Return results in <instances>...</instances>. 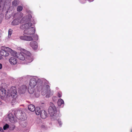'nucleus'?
<instances>
[{
	"mask_svg": "<svg viewBox=\"0 0 132 132\" xmlns=\"http://www.w3.org/2000/svg\"><path fill=\"white\" fill-rule=\"evenodd\" d=\"M20 38L21 39L27 41L32 40L33 39L31 37L27 36L25 35L20 36Z\"/></svg>",
	"mask_w": 132,
	"mask_h": 132,
	"instance_id": "obj_13",
	"label": "nucleus"
},
{
	"mask_svg": "<svg viewBox=\"0 0 132 132\" xmlns=\"http://www.w3.org/2000/svg\"><path fill=\"white\" fill-rule=\"evenodd\" d=\"M11 54V55H14L15 53L14 51L10 48L4 46H2L0 50V55L4 56H7L9 55V53Z\"/></svg>",
	"mask_w": 132,
	"mask_h": 132,
	"instance_id": "obj_2",
	"label": "nucleus"
},
{
	"mask_svg": "<svg viewBox=\"0 0 132 132\" xmlns=\"http://www.w3.org/2000/svg\"><path fill=\"white\" fill-rule=\"evenodd\" d=\"M58 123H59V124L60 125V126H61V125H62V123L61 122L60 120H58Z\"/></svg>",
	"mask_w": 132,
	"mask_h": 132,
	"instance_id": "obj_34",
	"label": "nucleus"
},
{
	"mask_svg": "<svg viewBox=\"0 0 132 132\" xmlns=\"http://www.w3.org/2000/svg\"><path fill=\"white\" fill-rule=\"evenodd\" d=\"M5 2V0H0V4L4 3Z\"/></svg>",
	"mask_w": 132,
	"mask_h": 132,
	"instance_id": "obj_32",
	"label": "nucleus"
},
{
	"mask_svg": "<svg viewBox=\"0 0 132 132\" xmlns=\"http://www.w3.org/2000/svg\"><path fill=\"white\" fill-rule=\"evenodd\" d=\"M41 128L42 129H46V127L45 125L44 124H42L41 126Z\"/></svg>",
	"mask_w": 132,
	"mask_h": 132,
	"instance_id": "obj_28",
	"label": "nucleus"
},
{
	"mask_svg": "<svg viewBox=\"0 0 132 132\" xmlns=\"http://www.w3.org/2000/svg\"><path fill=\"white\" fill-rule=\"evenodd\" d=\"M14 53H15V55L14 56L12 55V57L9 60L10 63L12 65H14L16 64V53L14 51Z\"/></svg>",
	"mask_w": 132,
	"mask_h": 132,
	"instance_id": "obj_8",
	"label": "nucleus"
},
{
	"mask_svg": "<svg viewBox=\"0 0 132 132\" xmlns=\"http://www.w3.org/2000/svg\"><path fill=\"white\" fill-rule=\"evenodd\" d=\"M64 103L63 100L61 98L59 99L57 102V104L59 106H61L62 105H63Z\"/></svg>",
	"mask_w": 132,
	"mask_h": 132,
	"instance_id": "obj_22",
	"label": "nucleus"
},
{
	"mask_svg": "<svg viewBox=\"0 0 132 132\" xmlns=\"http://www.w3.org/2000/svg\"><path fill=\"white\" fill-rule=\"evenodd\" d=\"M28 109L30 111L33 112L35 109V107L32 104H30L28 106Z\"/></svg>",
	"mask_w": 132,
	"mask_h": 132,
	"instance_id": "obj_18",
	"label": "nucleus"
},
{
	"mask_svg": "<svg viewBox=\"0 0 132 132\" xmlns=\"http://www.w3.org/2000/svg\"><path fill=\"white\" fill-rule=\"evenodd\" d=\"M27 89V86L26 85H23L18 88V92L20 94H23L24 93Z\"/></svg>",
	"mask_w": 132,
	"mask_h": 132,
	"instance_id": "obj_10",
	"label": "nucleus"
},
{
	"mask_svg": "<svg viewBox=\"0 0 132 132\" xmlns=\"http://www.w3.org/2000/svg\"><path fill=\"white\" fill-rule=\"evenodd\" d=\"M12 4L14 6H16V0H14V1L12 2Z\"/></svg>",
	"mask_w": 132,
	"mask_h": 132,
	"instance_id": "obj_29",
	"label": "nucleus"
},
{
	"mask_svg": "<svg viewBox=\"0 0 132 132\" xmlns=\"http://www.w3.org/2000/svg\"><path fill=\"white\" fill-rule=\"evenodd\" d=\"M130 132H132V129L130 131Z\"/></svg>",
	"mask_w": 132,
	"mask_h": 132,
	"instance_id": "obj_41",
	"label": "nucleus"
},
{
	"mask_svg": "<svg viewBox=\"0 0 132 132\" xmlns=\"http://www.w3.org/2000/svg\"><path fill=\"white\" fill-rule=\"evenodd\" d=\"M19 13H17V16H18L19 15Z\"/></svg>",
	"mask_w": 132,
	"mask_h": 132,
	"instance_id": "obj_39",
	"label": "nucleus"
},
{
	"mask_svg": "<svg viewBox=\"0 0 132 132\" xmlns=\"http://www.w3.org/2000/svg\"><path fill=\"white\" fill-rule=\"evenodd\" d=\"M24 34H26L27 35H29V31L28 30V29H26L24 31Z\"/></svg>",
	"mask_w": 132,
	"mask_h": 132,
	"instance_id": "obj_27",
	"label": "nucleus"
},
{
	"mask_svg": "<svg viewBox=\"0 0 132 132\" xmlns=\"http://www.w3.org/2000/svg\"><path fill=\"white\" fill-rule=\"evenodd\" d=\"M62 96V94L61 93L59 92L57 93V96L59 97H61Z\"/></svg>",
	"mask_w": 132,
	"mask_h": 132,
	"instance_id": "obj_31",
	"label": "nucleus"
},
{
	"mask_svg": "<svg viewBox=\"0 0 132 132\" xmlns=\"http://www.w3.org/2000/svg\"><path fill=\"white\" fill-rule=\"evenodd\" d=\"M30 46L34 50H37L38 47V45L36 41H32L30 43Z\"/></svg>",
	"mask_w": 132,
	"mask_h": 132,
	"instance_id": "obj_12",
	"label": "nucleus"
},
{
	"mask_svg": "<svg viewBox=\"0 0 132 132\" xmlns=\"http://www.w3.org/2000/svg\"><path fill=\"white\" fill-rule=\"evenodd\" d=\"M28 90L29 93L31 94H33L34 91V87H32L30 86H29Z\"/></svg>",
	"mask_w": 132,
	"mask_h": 132,
	"instance_id": "obj_19",
	"label": "nucleus"
},
{
	"mask_svg": "<svg viewBox=\"0 0 132 132\" xmlns=\"http://www.w3.org/2000/svg\"><path fill=\"white\" fill-rule=\"evenodd\" d=\"M37 84L36 80L34 78H32L30 80L29 86L32 87H34Z\"/></svg>",
	"mask_w": 132,
	"mask_h": 132,
	"instance_id": "obj_9",
	"label": "nucleus"
},
{
	"mask_svg": "<svg viewBox=\"0 0 132 132\" xmlns=\"http://www.w3.org/2000/svg\"><path fill=\"white\" fill-rule=\"evenodd\" d=\"M2 68V64L0 63V69H1Z\"/></svg>",
	"mask_w": 132,
	"mask_h": 132,
	"instance_id": "obj_35",
	"label": "nucleus"
},
{
	"mask_svg": "<svg viewBox=\"0 0 132 132\" xmlns=\"http://www.w3.org/2000/svg\"><path fill=\"white\" fill-rule=\"evenodd\" d=\"M34 111H35L36 114L37 115H39L40 113V108L39 107H36Z\"/></svg>",
	"mask_w": 132,
	"mask_h": 132,
	"instance_id": "obj_21",
	"label": "nucleus"
},
{
	"mask_svg": "<svg viewBox=\"0 0 132 132\" xmlns=\"http://www.w3.org/2000/svg\"><path fill=\"white\" fill-rule=\"evenodd\" d=\"M23 9V8L22 6H18L17 7V11L20 12Z\"/></svg>",
	"mask_w": 132,
	"mask_h": 132,
	"instance_id": "obj_25",
	"label": "nucleus"
},
{
	"mask_svg": "<svg viewBox=\"0 0 132 132\" xmlns=\"http://www.w3.org/2000/svg\"><path fill=\"white\" fill-rule=\"evenodd\" d=\"M17 58L22 60H25L26 56L30 54V52L19 47L17 48Z\"/></svg>",
	"mask_w": 132,
	"mask_h": 132,
	"instance_id": "obj_1",
	"label": "nucleus"
},
{
	"mask_svg": "<svg viewBox=\"0 0 132 132\" xmlns=\"http://www.w3.org/2000/svg\"><path fill=\"white\" fill-rule=\"evenodd\" d=\"M29 31V35H31L34 34L35 32V28L33 27H30L28 29Z\"/></svg>",
	"mask_w": 132,
	"mask_h": 132,
	"instance_id": "obj_17",
	"label": "nucleus"
},
{
	"mask_svg": "<svg viewBox=\"0 0 132 132\" xmlns=\"http://www.w3.org/2000/svg\"><path fill=\"white\" fill-rule=\"evenodd\" d=\"M12 30L11 29H9L8 30V37L9 38H10L11 37V36L12 33Z\"/></svg>",
	"mask_w": 132,
	"mask_h": 132,
	"instance_id": "obj_23",
	"label": "nucleus"
},
{
	"mask_svg": "<svg viewBox=\"0 0 132 132\" xmlns=\"http://www.w3.org/2000/svg\"><path fill=\"white\" fill-rule=\"evenodd\" d=\"M11 95L13 99L12 101V103H15L16 102V87H12L11 88Z\"/></svg>",
	"mask_w": 132,
	"mask_h": 132,
	"instance_id": "obj_6",
	"label": "nucleus"
},
{
	"mask_svg": "<svg viewBox=\"0 0 132 132\" xmlns=\"http://www.w3.org/2000/svg\"><path fill=\"white\" fill-rule=\"evenodd\" d=\"M31 53H30V54L29 55H27L26 57V61L28 63L31 62L33 60V59L30 56Z\"/></svg>",
	"mask_w": 132,
	"mask_h": 132,
	"instance_id": "obj_16",
	"label": "nucleus"
},
{
	"mask_svg": "<svg viewBox=\"0 0 132 132\" xmlns=\"http://www.w3.org/2000/svg\"><path fill=\"white\" fill-rule=\"evenodd\" d=\"M2 102L1 101V100H0V105L2 104Z\"/></svg>",
	"mask_w": 132,
	"mask_h": 132,
	"instance_id": "obj_38",
	"label": "nucleus"
},
{
	"mask_svg": "<svg viewBox=\"0 0 132 132\" xmlns=\"http://www.w3.org/2000/svg\"><path fill=\"white\" fill-rule=\"evenodd\" d=\"M20 16L19 17V18H21L23 16V14L22 13H20Z\"/></svg>",
	"mask_w": 132,
	"mask_h": 132,
	"instance_id": "obj_36",
	"label": "nucleus"
},
{
	"mask_svg": "<svg viewBox=\"0 0 132 132\" xmlns=\"http://www.w3.org/2000/svg\"><path fill=\"white\" fill-rule=\"evenodd\" d=\"M40 114L41 117L43 119H45L47 117L46 112L44 110H42Z\"/></svg>",
	"mask_w": 132,
	"mask_h": 132,
	"instance_id": "obj_14",
	"label": "nucleus"
},
{
	"mask_svg": "<svg viewBox=\"0 0 132 132\" xmlns=\"http://www.w3.org/2000/svg\"><path fill=\"white\" fill-rule=\"evenodd\" d=\"M6 94V91L4 88H2L1 87L0 90V96L3 97L5 96Z\"/></svg>",
	"mask_w": 132,
	"mask_h": 132,
	"instance_id": "obj_15",
	"label": "nucleus"
},
{
	"mask_svg": "<svg viewBox=\"0 0 132 132\" xmlns=\"http://www.w3.org/2000/svg\"><path fill=\"white\" fill-rule=\"evenodd\" d=\"M32 18V16L31 14H29L28 15L26 16L24 18V19H25V21L26 22H28Z\"/></svg>",
	"mask_w": 132,
	"mask_h": 132,
	"instance_id": "obj_20",
	"label": "nucleus"
},
{
	"mask_svg": "<svg viewBox=\"0 0 132 132\" xmlns=\"http://www.w3.org/2000/svg\"><path fill=\"white\" fill-rule=\"evenodd\" d=\"M2 59V57L0 56V60H1Z\"/></svg>",
	"mask_w": 132,
	"mask_h": 132,
	"instance_id": "obj_40",
	"label": "nucleus"
},
{
	"mask_svg": "<svg viewBox=\"0 0 132 132\" xmlns=\"http://www.w3.org/2000/svg\"><path fill=\"white\" fill-rule=\"evenodd\" d=\"M15 128V126L14 125H12L11 127L10 126V129L11 130H13Z\"/></svg>",
	"mask_w": 132,
	"mask_h": 132,
	"instance_id": "obj_30",
	"label": "nucleus"
},
{
	"mask_svg": "<svg viewBox=\"0 0 132 132\" xmlns=\"http://www.w3.org/2000/svg\"><path fill=\"white\" fill-rule=\"evenodd\" d=\"M41 94L43 95L46 94V97H49L51 94L50 87L48 85H44L42 89Z\"/></svg>",
	"mask_w": 132,
	"mask_h": 132,
	"instance_id": "obj_4",
	"label": "nucleus"
},
{
	"mask_svg": "<svg viewBox=\"0 0 132 132\" xmlns=\"http://www.w3.org/2000/svg\"><path fill=\"white\" fill-rule=\"evenodd\" d=\"M32 25V23L31 22L27 23L22 25L20 26V28L21 29H28Z\"/></svg>",
	"mask_w": 132,
	"mask_h": 132,
	"instance_id": "obj_11",
	"label": "nucleus"
},
{
	"mask_svg": "<svg viewBox=\"0 0 132 132\" xmlns=\"http://www.w3.org/2000/svg\"><path fill=\"white\" fill-rule=\"evenodd\" d=\"M2 22V20L1 18H0V23H1Z\"/></svg>",
	"mask_w": 132,
	"mask_h": 132,
	"instance_id": "obj_37",
	"label": "nucleus"
},
{
	"mask_svg": "<svg viewBox=\"0 0 132 132\" xmlns=\"http://www.w3.org/2000/svg\"><path fill=\"white\" fill-rule=\"evenodd\" d=\"M51 106L49 107L48 109V112L50 115L53 116L57 112L56 109V107L52 103H50Z\"/></svg>",
	"mask_w": 132,
	"mask_h": 132,
	"instance_id": "obj_5",
	"label": "nucleus"
},
{
	"mask_svg": "<svg viewBox=\"0 0 132 132\" xmlns=\"http://www.w3.org/2000/svg\"><path fill=\"white\" fill-rule=\"evenodd\" d=\"M0 132H5L3 129L1 127H0Z\"/></svg>",
	"mask_w": 132,
	"mask_h": 132,
	"instance_id": "obj_33",
	"label": "nucleus"
},
{
	"mask_svg": "<svg viewBox=\"0 0 132 132\" xmlns=\"http://www.w3.org/2000/svg\"><path fill=\"white\" fill-rule=\"evenodd\" d=\"M17 114L18 116H19V119L21 120L20 122V124L21 126L23 127H25L26 123L24 121L26 120L27 118V116L26 114L24 113H23L21 110L17 111Z\"/></svg>",
	"mask_w": 132,
	"mask_h": 132,
	"instance_id": "obj_3",
	"label": "nucleus"
},
{
	"mask_svg": "<svg viewBox=\"0 0 132 132\" xmlns=\"http://www.w3.org/2000/svg\"><path fill=\"white\" fill-rule=\"evenodd\" d=\"M12 25H16V20L14 19L11 23Z\"/></svg>",
	"mask_w": 132,
	"mask_h": 132,
	"instance_id": "obj_26",
	"label": "nucleus"
},
{
	"mask_svg": "<svg viewBox=\"0 0 132 132\" xmlns=\"http://www.w3.org/2000/svg\"><path fill=\"white\" fill-rule=\"evenodd\" d=\"M9 127V125L7 124H6L5 125H4L3 127V129L4 130H7Z\"/></svg>",
	"mask_w": 132,
	"mask_h": 132,
	"instance_id": "obj_24",
	"label": "nucleus"
},
{
	"mask_svg": "<svg viewBox=\"0 0 132 132\" xmlns=\"http://www.w3.org/2000/svg\"><path fill=\"white\" fill-rule=\"evenodd\" d=\"M16 111L14 110L12 111L11 113L8 115L7 117L11 122L14 123L15 122L14 117H16Z\"/></svg>",
	"mask_w": 132,
	"mask_h": 132,
	"instance_id": "obj_7",
	"label": "nucleus"
}]
</instances>
